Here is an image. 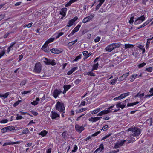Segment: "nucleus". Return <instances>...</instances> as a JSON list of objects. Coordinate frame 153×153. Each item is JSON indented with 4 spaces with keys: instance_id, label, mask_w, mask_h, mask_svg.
Returning <instances> with one entry per match:
<instances>
[{
    "instance_id": "obj_1",
    "label": "nucleus",
    "mask_w": 153,
    "mask_h": 153,
    "mask_svg": "<svg viewBox=\"0 0 153 153\" xmlns=\"http://www.w3.org/2000/svg\"><path fill=\"white\" fill-rule=\"evenodd\" d=\"M128 131H131L133 133L132 136L136 137L138 136L141 133V131L138 128L132 127L128 129Z\"/></svg>"
},
{
    "instance_id": "obj_2",
    "label": "nucleus",
    "mask_w": 153,
    "mask_h": 153,
    "mask_svg": "<svg viewBox=\"0 0 153 153\" xmlns=\"http://www.w3.org/2000/svg\"><path fill=\"white\" fill-rule=\"evenodd\" d=\"M120 45L119 43H114L108 45L105 48V50L108 52H111L114 48L119 47Z\"/></svg>"
},
{
    "instance_id": "obj_3",
    "label": "nucleus",
    "mask_w": 153,
    "mask_h": 153,
    "mask_svg": "<svg viewBox=\"0 0 153 153\" xmlns=\"http://www.w3.org/2000/svg\"><path fill=\"white\" fill-rule=\"evenodd\" d=\"M56 109L59 112H63L65 110V107L63 103L58 101L56 105Z\"/></svg>"
},
{
    "instance_id": "obj_4",
    "label": "nucleus",
    "mask_w": 153,
    "mask_h": 153,
    "mask_svg": "<svg viewBox=\"0 0 153 153\" xmlns=\"http://www.w3.org/2000/svg\"><path fill=\"white\" fill-rule=\"evenodd\" d=\"M128 100L126 99L125 101L120 102H118L116 104V107L117 108H120L122 109H123L127 104V102H128Z\"/></svg>"
},
{
    "instance_id": "obj_5",
    "label": "nucleus",
    "mask_w": 153,
    "mask_h": 153,
    "mask_svg": "<svg viewBox=\"0 0 153 153\" xmlns=\"http://www.w3.org/2000/svg\"><path fill=\"white\" fill-rule=\"evenodd\" d=\"M44 62L45 63L46 65H51L53 66L55 65L56 64V63L55 62L54 60H51L49 59H48L46 58H44Z\"/></svg>"
},
{
    "instance_id": "obj_6",
    "label": "nucleus",
    "mask_w": 153,
    "mask_h": 153,
    "mask_svg": "<svg viewBox=\"0 0 153 153\" xmlns=\"http://www.w3.org/2000/svg\"><path fill=\"white\" fill-rule=\"evenodd\" d=\"M42 70V65L40 63L36 64L34 69V71L35 72L39 73Z\"/></svg>"
},
{
    "instance_id": "obj_7",
    "label": "nucleus",
    "mask_w": 153,
    "mask_h": 153,
    "mask_svg": "<svg viewBox=\"0 0 153 153\" xmlns=\"http://www.w3.org/2000/svg\"><path fill=\"white\" fill-rule=\"evenodd\" d=\"M94 16V14H91L90 15L85 18L83 19L82 22L84 23H85L87 22H89L90 21H91L93 19Z\"/></svg>"
},
{
    "instance_id": "obj_8",
    "label": "nucleus",
    "mask_w": 153,
    "mask_h": 153,
    "mask_svg": "<svg viewBox=\"0 0 153 153\" xmlns=\"http://www.w3.org/2000/svg\"><path fill=\"white\" fill-rule=\"evenodd\" d=\"M113 107V106H110V107H109V108H108L107 110H104L102 111H101L99 113L97 114V115L99 116H101L105 114H107L109 113L110 112V110Z\"/></svg>"
},
{
    "instance_id": "obj_9",
    "label": "nucleus",
    "mask_w": 153,
    "mask_h": 153,
    "mask_svg": "<svg viewBox=\"0 0 153 153\" xmlns=\"http://www.w3.org/2000/svg\"><path fill=\"white\" fill-rule=\"evenodd\" d=\"M126 140H122L120 141L117 142L116 143L115 146H114V147L115 148H117L123 146Z\"/></svg>"
},
{
    "instance_id": "obj_10",
    "label": "nucleus",
    "mask_w": 153,
    "mask_h": 153,
    "mask_svg": "<svg viewBox=\"0 0 153 153\" xmlns=\"http://www.w3.org/2000/svg\"><path fill=\"white\" fill-rule=\"evenodd\" d=\"M50 117L53 120L59 117V114L54 111H52L50 114Z\"/></svg>"
},
{
    "instance_id": "obj_11",
    "label": "nucleus",
    "mask_w": 153,
    "mask_h": 153,
    "mask_svg": "<svg viewBox=\"0 0 153 153\" xmlns=\"http://www.w3.org/2000/svg\"><path fill=\"white\" fill-rule=\"evenodd\" d=\"M145 17L144 16H143L141 17H139L138 19H137L135 22V23L136 24H139L143 22V21L145 20Z\"/></svg>"
},
{
    "instance_id": "obj_12",
    "label": "nucleus",
    "mask_w": 153,
    "mask_h": 153,
    "mask_svg": "<svg viewBox=\"0 0 153 153\" xmlns=\"http://www.w3.org/2000/svg\"><path fill=\"white\" fill-rule=\"evenodd\" d=\"M75 128L76 131L79 133H81L84 130V128L83 126H80L78 124L76 125Z\"/></svg>"
},
{
    "instance_id": "obj_13",
    "label": "nucleus",
    "mask_w": 153,
    "mask_h": 153,
    "mask_svg": "<svg viewBox=\"0 0 153 153\" xmlns=\"http://www.w3.org/2000/svg\"><path fill=\"white\" fill-rule=\"evenodd\" d=\"M62 92L60 90L55 89L54 91L53 95L55 98H56Z\"/></svg>"
},
{
    "instance_id": "obj_14",
    "label": "nucleus",
    "mask_w": 153,
    "mask_h": 153,
    "mask_svg": "<svg viewBox=\"0 0 153 153\" xmlns=\"http://www.w3.org/2000/svg\"><path fill=\"white\" fill-rule=\"evenodd\" d=\"M67 10V8H62L60 12V14L62 15L63 17H64L66 15V12Z\"/></svg>"
},
{
    "instance_id": "obj_15",
    "label": "nucleus",
    "mask_w": 153,
    "mask_h": 153,
    "mask_svg": "<svg viewBox=\"0 0 153 153\" xmlns=\"http://www.w3.org/2000/svg\"><path fill=\"white\" fill-rule=\"evenodd\" d=\"M101 117H91L89 119V121H91L92 122H96Z\"/></svg>"
},
{
    "instance_id": "obj_16",
    "label": "nucleus",
    "mask_w": 153,
    "mask_h": 153,
    "mask_svg": "<svg viewBox=\"0 0 153 153\" xmlns=\"http://www.w3.org/2000/svg\"><path fill=\"white\" fill-rule=\"evenodd\" d=\"M12 128L11 129H13L14 128L13 126H9L7 127H5L1 129V131L2 133H4L6 132L7 130H10V128Z\"/></svg>"
},
{
    "instance_id": "obj_17",
    "label": "nucleus",
    "mask_w": 153,
    "mask_h": 153,
    "mask_svg": "<svg viewBox=\"0 0 153 153\" xmlns=\"http://www.w3.org/2000/svg\"><path fill=\"white\" fill-rule=\"evenodd\" d=\"M103 149V145L101 144L100 145L99 148H97L94 152V153H97V152H101Z\"/></svg>"
},
{
    "instance_id": "obj_18",
    "label": "nucleus",
    "mask_w": 153,
    "mask_h": 153,
    "mask_svg": "<svg viewBox=\"0 0 153 153\" xmlns=\"http://www.w3.org/2000/svg\"><path fill=\"white\" fill-rule=\"evenodd\" d=\"M51 51L53 53L57 54L61 52L60 50L56 48H53L51 49Z\"/></svg>"
},
{
    "instance_id": "obj_19",
    "label": "nucleus",
    "mask_w": 153,
    "mask_h": 153,
    "mask_svg": "<svg viewBox=\"0 0 153 153\" xmlns=\"http://www.w3.org/2000/svg\"><path fill=\"white\" fill-rule=\"evenodd\" d=\"M71 86L70 85H65L64 86V91L63 92V94L65 93L66 91L68 89H69Z\"/></svg>"
},
{
    "instance_id": "obj_20",
    "label": "nucleus",
    "mask_w": 153,
    "mask_h": 153,
    "mask_svg": "<svg viewBox=\"0 0 153 153\" xmlns=\"http://www.w3.org/2000/svg\"><path fill=\"white\" fill-rule=\"evenodd\" d=\"M48 45H46L45 44L43 45L42 48L44 51L46 52H48L49 51V49L48 48H47L46 47Z\"/></svg>"
},
{
    "instance_id": "obj_21",
    "label": "nucleus",
    "mask_w": 153,
    "mask_h": 153,
    "mask_svg": "<svg viewBox=\"0 0 153 153\" xmlns=\"http://www.w3.org/2000/svg\"><path fill=\"white\" fill-rule=\"evenodd\" d=\"M93 71L91 70L90 72L85 73L84 74V75H89L91 76H95L96 75L95 74V73L92 72Z\"/></svg>"
},
{
    "instance_id": "obj_22",
    "label": "nucleus",
    "mask_w": 153,
    "mask_h": 153,
    "mask_svg": "<svg viewBox=\"0 0 153 153\" xmlns=\"http://www.w3.org/2000/svg\"><path fill=\"white\" fill-rule=\"evenodd\" d=\"M135 45H132L130 44H125V49H127L128 48H132L134 47L135 46Z\"/></svg>"
},
{
    "instance_id": "obj_23",
    "label": "nucleus",
    "mask_w": 153,
    "mask_h": 153,
    "mask_svg": "<svg viewBox=\"0 0 153 153\" xmlns=\"http://www.w3.org/2000/svg\"><path fill=\"white\" fill-rule=\"evenodd\" d=\"M77 68V67H75L73 68L70 70L67 73V74L68 75H70L72 73L74 72L75 70H76Z\"/></svg>"
},
{
    "instance_id": "obj_24",
    "label": "nucleus",
    "mask_w": 153,
    "mask_h": 153,
    "mask_svg": "<svg viewBox=\"0 0 153 153\" xmlns=\"http://www.w3.org/2000/svg\"><path fill=\"white\" fill-rule=\"evenodd\" d=\"M54 40V38H50L45 42V45H48L49 43L53 42Z\"/></svg>"
},
{
    "instance_id": "obj_25",
    "label": "nucleus",
    "mask_w": 153,
    "mask_h": 153,
    "mask_svg": "<svg viewBox=\"0 0 153 153\" xmlns=\"http://www.w3.org/2000/svg\"><path fill=\"white\" fill-rule=\"evenodd\" d=\"M144 95V94L143 93H141L139 92L135 96V97L136 98L137 97H139L140 98H143V97Z\"/></svg>"
},
{
    "instance_id": "obj_26",
    "label": "nucleus",
    "mask_w": 153,
    "mask_h": 153,
    "mask_svg": "<svg viewBox=\"0 0 153 153\" xmlns=\"http://www.w3.org/2000/svg\"><path fill=\"white\" fill-rule=\"evenodd\" d=\"M137 75L136 74H133L130 77V81L132 82L137 77Z\"/></svg>"
},
{
    "instance_id": "obj_27",
    "label": "nucleus",
    "mask_w": 153,
    "mask_h": 153,
    "mask_svg": "<svg viewBox=\"0 0 153 153\" xmlns=\"http://www.w3.org/2000/svg\"><path fill=\"white\" fill-rule=\"evenodd\" d=\"M48 133V132L46 130H43L40 133H39V135H41L42 137L45 136Z\"/></svg>"
},
{
    "instance_id": "obj_28",
    "label": "nucleus",
    "mask_w": 153,
    "mask_h": 153,
    "mask_svg": "<svg viewBox=\"0 0 153 153\" xmlns=\"http://www.w3.org/2000/svg\"><path fill=\"white\" fill-rule=\"evenodd\" d=\"M98 65H99L98 63L94 64L93 66V68L92 69V71H94L97 70L98 67Z\"/></svg>"
},
{
    "instance_id": "obj_29",
    "label": "nucleus",
    "mask_w": 153,
    "mask_h": 153,
    "mask_svg": "<svg viewBox=\"0 0 153 153\" xmlns=\"http://www.w3.org/2000/svg\"><path fill=\"white\" fill-rule=\"evenodd\" d=\"M100 110V108H99L93 111H91V114H97L98 112H99Z\"/></svg>"
},
{
    "instance_id": "obj_30",
    "label": "nucleus",
    "mask_w": 153,
    "mask_h": 153,
    "mask_svg": "<svg viewBox=\"0 0 153 153\" xmlns=\"http://www.w3.org/2000/svg\"><path fill=\"white\" fill-rule=\"evenodd\" d=\"M74 22L71 19L69 20L68 24L67 25V27H70L71 26L73 25Z\"/></svg>"
},
{
    "instance_id": "obj_31",
    "label": "nucleus",
    "mask_w": 153,
    "mask_h": 153,
    "mask_svg": "<svg viewBox=\"0 0 153 153\" xmlns=\"http://www.w3.org/2000/svg\"><path fill=\"white\" fill-rule=\"evenodd\" d=\"M118 78L115 77L111 81V83L113 85H114L117 81Z\"/></svg>"
},
{
    "instance_id": "obj_32",
    "label": "nucleus",
    "mask_w": 153,
    "mask_h": 153,
    "mask_svg": "<svg viewBox=\"0 0 153 153\" xmlns=\"http://www.w3.org/2000/svg\"><path fill=\"white\" fill-rule=\"evenodd\" d=\"M20 141H16L15 142H7L8 145H13L15 144H19L20 143Z\"/></svg>"
},
{
    "instance_id": "obj_33",
    "label": "nucleus",
    "mask_w": 153,
    "mask_h": 153,
    "mask_svg": "<svg viewBox=\"0 0 153 153\" xmlns=\"http://www.w3.org/2000/svg\"><path fill=\"white\" fill-rule=\"evenodd\" d=\"M152 19H151L149 20H148L146 21L143 25H142L143 26V27H144L148 24L149 22H150L152 21Z\"/></svg>"
},
{
    "instance_id": "obj_34",
    "label": "nucleus",
    "mask_w": 153,
    "mask_h": 153,
    "mask_svg": "<svg viewBox=\"0 0 153 153\" xmlns=\"http://www.w3.org/2000/svg\"><path fill=\"white\" fill-rule=\"evenodd\" d=\"M87 109V108H83L82 109H79V110H77L76 113H79L85 111Z\"/></svg>"
},
{
    "instance_id": "obj_35",
    "label": "nucleus",
    "mask_w": 153,
    "mask_h": 153,
    "mask_svg": "<svg viewBox=\"0 0 153 153\" xmlns=\"http://www.w3.org/2000/svg\"><path fill=\"white\" fill-rule=\"evenodd\" d=\"M139 103L138 102H135L131 103H128L127 105V106L129 107L131 106H132L138 103Z\"/></svg>"
},
{
    "instance_id": "obj_36",
    "label": "nucleus",
    "mask_w": 153,
    "mask_h": 153,
    "mask_svg": "<svg viewBox=\"0 0 153 153\" xmlns=\"http://www.w3.org/2000/svg\"><path fill=\"white\" fill-rule=\"evenodd\" d=\"M88 52L87 51H85L83 52V54L86 57V58H87L90 55H89V54H88Z\"/></svg>"
},
{
    "instance_id": "obj_37",
    "label": "nucleus",
    "mask_w": 153,
    "mask_h": 153,
    "mask_svg": "<svg viewBox=\"0 0 153 153\" xmlns=\"http://www.w3.org/2000/svg\"><path fill=\"white\" fill-rule=\"evenodd\" d=\"M81 25H78L73 30L75 32L78 31L79 28L80 27Z\"/></svg>"
},
{
    "instance_id": "obj_38",
    "label": "nucleus",
    "mask_w": 153,
    "mask_h": 153,
    "mask_svg": "<svg viewBox=\"0 0 153 153\" xmlns=\"http://www.w3.org/2000/svg\"><path fill=\"white\" fill-rule=\"evenodd\" d=\"M5 51L4 49L0 51V58H1L5 54Z\"/></svg>"
},
{
    "instance_id": "obj_39",
    "label": "nucleus",
    "mask_w": 153,
    "mask_h": 153,
    "mask_svg": "<svg viewBox=\"0 0 153 153\" xmlns=\"http://www.w3.org/2000/svg\"><path fill=\"white\" fill-rule=\"evenodd\" d=\"M108 125H105L103 127L102 129L104 131H106L108 129Z\"/></svg>"
},
{
    "instance_id": "obj_40",
    "label": "nucleus",
    "mask_w": 153,
    "mask_h": 153,
    "mask_svg": "<svg viewBox=\"0 0 153 153\" xmlns=\"http://www.w3.org/2000/svg\"><path fill=\"white\" fill-rule=\"evenodd\" d=\"M29 132L28 129L27 128H25V129L23 130L22 133L23 134H26L28 133Z\"/></svg>"
},
{
    "instance_id": "obj_41",
    "label": "nucleus",
    "mask_w": 153,
    "mask_h": 153,
    "mask_svg": "<svg viewBox=\"0 0 153 153\" xmlns=\"http://www.w3.org/2000/svg\"><path fill=\"white\" fill-rule=\"evenodd\" d=\"M9 94V92H7L5 93L4 94H2V97H3L4 99H5L7 97V96Z\"/></svg>"
},
{
    "instance_id": "obj_42",
    "label": "nucleus",
    "mask_w": 153,
    "mask_h": 153,
    "mask_svg": "<svg viewBox=\"0 0 153 153\" xmlns=\"http://www.w3.org/2000/svg\"><path fill=\"white\" fill-rule=\"evenodd\" d=\"M153 70L152 67H149L147 68H146L145 69V71H148L149 72H151Z\"/></svg>"
},
{
    "instance_id": "obj_43",
    "label": "nucleus",
    "mask_w": 153,
    "mask_h": 153,
    "mask_svg": "<svg viewBox=\"0 0 153 153\" xmlns=\"http://www.w3.org/2000/svg\"><path fill=\"white\" fill-rule=\"evenodd\" d=\"M129 75V72H128L127 73H125L122 76H123V78L125 79H126L127 77Z\"/></svg>"
},
{
    "instance_id": "obj_44",
    "label": "nucleus",
    "mask_w": 153,
    "mask_h": 153,
    "mask_svg": "<svg viewBox=\"0 0 153 153\" xmlns=\"http://www.w3.org/2000/svg\"><path fill=\"white\" fill-rule=\"evenodd\" d=\"M146 64V63L143 62L142 63L139 64L138 65V66L139 68H141L144 66Z\"/></svg>"
},
{
    "instance_id": "obj_45",
    "label": "nucleus",
    "mask_w": 153,
    "mask_h": 153,
    "mask_svg": "<svg viewBox=\"0 0 153 153\" xmlns=\"http://www.w3.org/2000/svg\"><path fill=\"white\" fill-rule=\"evenodd\" d=\"M80 82V79H77L74 81V83L76 84L77 85L79 84Z\"/></svg>"
},
{
    "instance_id": "obj_46",
    "label": "nucleus",
    "mask_w": 153,
    "mask_h": 153,
    "mask_svg": "<svg viewBox=\"0 0 153 153\" xmlns=\"http://www.w3.org/2000/svg\"><path fill=\"white\" fill-rule=\"evenodd\" d=\"M77 150V147L76 145H75L74 149L72 150V152L70 153H71L72 152H75Z\"/></svg>"
},
{
    "instance_id": "obj_47",
    "label": "nucleus",
    "mask_w": 153,
    "mask_h": 153,
    "mask_svg": "<svg viewBox=\"0 0 153 153\" xmlns=\"http://www.w3.org/2000/svg\"><path fill=\"white\" fill-rule=\"evenodd\" d=\"M8 120L7 119H6L4 120H3L0 122V123H5L8 122Z\"/></svg>"
},
{
    "instance_id": "obj_48",
    "label": "nucleus",
    "mask_w": 153,
    "mask_h": 153,
    "mask_svg": "<svg viewBox=\"0 0 153 153\" xmlns=\"http://www.w3.org/2000/svg\"><path fill=\"white\" fill-rule=\"evenodd\" d=\"M150 43V41L147 40V42L146 46V49H147L149 47Z\"/></svg>"
},
{
    "instance_id": "obj_49",
    "label": "nucleus",
    "mask_w": 153,
    "mask_h": 153,
    "mask_svg": "<svg viewBox=\"0 0 153 153\" xmlns=\"http://www.w3.org/2000/svg\"><path fill=\"white\" fill-rule=\"evenodd\" d=\"M100 131H98L95 133L91 135V137L92 136H97V135H98L99 134H100Z\"/></svg>"
},
{
    "instance_id": "obj_50",
    "label": "nucleus",
    "mask_w": 153,
    "mask_h": 153,
    "mask_svg": "<svg viewBox=\"0 0 153 153\" xmlns=\"http://www.w3.org/2000/svg\"><path fill=\"white\" fill-rule=\"evenodd\" d=\"M81 55H79L78 56H77L75 58V59L74 60V61H76L80 59L81 58Z\"/></svg>"
},
{
    "instance_id": "obj_51",
    "label": "nucleus",
    "mask_w": 153,
    "mask_h": 153,
    "mask_svg": "<svg viewBox=\"0 0 153 153\" xmlns=\"http://www.w3.org/2000/svg\"><path fill=\"white\" fill-rule=\"evenodd\" d=\"M31 91H25L23 92L22 93V94H25L28 93H30Z\"/></svg>"
},
{
    "instance_id": "obj_52",
    "label": "nucleus",
    "mask_w": 153,
    "mask_h": 153,
    "mask_svg": "<svg viewBox=\"0 0 153 153\" xmlns=\"http://www.w3.org/2000/svg\"><path fill=\"white\" fill-rule=\"evenodd\" d=\"M111 134H110L108 135H107L104 137H103L102 139H101V140H102L104 139H106L108 137H109L111 135Z\"/></svg>"
},
{
    "instance_id": "obj_53",
    "label": "nucleus",
    "mask_w": 153,
    "mask_h": 153,
    "mask_svg": "<svg viewBox=\"0 0 153 153\" xmlns=\"http://www.w3.org/2000/svg\"><path fill=\"white\" fill-rule=\"evenodd\" d=\"M23 118V117L22 116L19 115L18 114H17V117L16 118V120L21 119Z\"/></svg>"
},
{
    "instance_id": "obj_54",
    "label": "nucleus",
    "mask_w": 153,
    "mask_h": 153,
    "mask_svg": "<svg viewBox=\"0 0 153 153\" xmlns=\"http://www.w3.org/2000/svg\"><path fill=\"white\" fill-rule=\"evenodd\" d=\"M26 82V80H23L20 83V85L22 86L24 85Z\"/></svg>"
},
{
    "instance_id": "obj_55",
    "label": "nucleus",
    "mask_w": 153,
    "mask_h": 153,
    "mask_svg": "<svg viewBox=\"0 0 153 153\" xmlns=\"http://www.w3.org/2000/svg\"><path fill=\"white\" fill-rule=\"evenodd\" d=\"M100 37H97L96 38L94 39L95 42H98L100 40Z\"/></svg>"
},
{
    "instance_id": "obj_56",
    "label": "nucleus",
    "mask_w": 153,
    "mask_h": 153,
    "mask_svg": "<svg viewBox=\"0 0 153 153\" xmlns=\"http://www.w3.org/2000/svg\"><path fill=\"white\" fill-rule=\"evenodd\" d=\"M138 53L137 52H133L132 54V55L134 57H137L138 55Z\"/></svg>"
},
{
    "instance_id": "obj_57",
    "label": "nucleus",
    "mask_w": 153,
    "mask_h": 153,
    "mask_svg": "<svg viewBox=\"0 0 153 153\" xmlns=\"http://www.w3.org/2000/svg\"><path fill=\"white\" fill-rule=\"evenodd\" d=\"M72 3L71 1L70 0L67 3V4L65 5V6L66 7H67L68 6H70L71 4Z\"/></svg>"
},
{
    "instance_id": "obj_58",
    "label": "nucleus",
    "mask_w": 153,
    "mask_h": 153,
    "mask_svg": "<svg viewBox=\"0 0 153 153\" xmlns=\"http://www.w3.org/2000/svg\"><path fill=\"white\" fill-rule=\"evenodd\" d=\"M125 79L123 78V77L122 76H120L118 78V81L120 82L125 80Z\"/></svg>"
},
{
    "instance_id": "obj_59",
    "label": "nucleus",
    "mask_w": 153,
    "mask_h": 153,
    "mask_svg": "<svg viewBox=\"0 0 153 153\" xmlns=\"http://www.w3.org/2000/svg\"><path fill=\"white\" fill-rule=\"evenodd\" d=\"M130 137H131V140L128 141V143H131L132 141H134L135 140V139L134 138H132V137L131 135L130 136Z\"/></svg>"
},
{
    "instance_id": "obj_60",
    "label": "nucleus",
    "mask_w": 153,
    "mask_h": 153,
    "mask_svg": "<svg viewBox=\"0 0 153 153\" xmlns=\"http://www.w3.org/2000/svg\"><path fill=\"white\" fill-rule=\"evenodd\" d=\"M137 47H138L140 49L142 50L144 48L143 45H137Z\"/></svg>"
},
{
    "instance_id": "obj_61",
    "label": "nucleus",
    "mask_w": 153,
    "mask_h": 153,
    "mask_svg": "<svg viewBox=\"0 0 153 153\" xmlns=\"http://www.w3.org/2000/svg\"><path fill=\"white\" fill-rule=\"evenodd\" d=\"M134 17H131L130 20L129 21V23L130 24L132 23L133 22Z\"/></svg>"
},
{
    "instance_id": "obj_62",
    "label": "nucleus",
    "mask_w": 153,
    "mask_h": 153,
    "mask_svg": "<svg viewBox=\"0 0 153 153\" xmlns=\"http://www.w3.org/2000/svg\"><path fill=\"white\" fill-rule=\"evenodd\" d=\"M101 6V4H99L97 5L95 9V10H98L99 9V8H100V7Z\"/></svg>"
},
{
    "instance_id": "obj_63",
    "label": "nucleus",
    "mask_w": 153,
    "mask_h": 153,
    "mask_svg": "<svg viewBox=\"0 0 153 153\" xmlns=\"http://www.w3.org/2000/svg\"><path fill=\"white\" fill-rule=\"evenodd\" d=\"M32 105H37L38 104V102H37L36 100L33 101L31 103Z\"/></svg>"
},
{
    "instance_id": "obj_64",
    "label": "nucleus",
    "mask_w": 153,
    "mask_h": 153,
    "mask_svg": "<svg viewBox=\"0 0 153 153\" xmlns=\"http://www.w3.org/2000/svg\"><path fill=\"white\" fill-rule=\"evenodd\" d=\"M64 34V33H63V32H60V33L58 34V36H57L56 37V38H59L60 36L62 35H63Z\"/></svg>"
}]
</instances>
